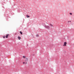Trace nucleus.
<instances>
[{
  "instance_id": "7ed1b4c3",
  "label": "nucleus",
  "mask_w": 74,
  "mask_h": 74,
  "mask_svg": "<svg viewBox=\"0 0 74 74\" xmlns=\"http://www.w3.org/2000/svg\"><path fill=\"white\" fill-rule=\"evenodd\" d=\"M66 44H67V42H64L63 46H66Z\"/></svg>"
},
{
  "instance_id": "ddd939ff",
  "label": "nucleus",
  "mask_w": 74,
  "mask_h": 74,
  "mask_svg": "<svg viewBox=\"0 0 74 74\" xmlns=\"http://www.w3.org/2000/svg\"><path fill=\"white\" fill-rule=\"evenodd\" d=\"M3 38H5V36H3Z\"/></svg>"
},
{
  "instance_id": "f257e3e1",
  "label": "nucleus",
  "mask_w": 74,
  "mask_h": 74,
  "mask_svg": "<svg viewBox=\"0 0 74 74\" xmlns=\"http://www.w3.org/2000/svg\"><path fill=\"white\" fill-rule=\"evenodd\" d=\"M25 61L26 62L25 63V64H27V63L26 62H28L29 61V60L28 59V58H25Z\"/></svg>"
},
{
  "instance_id": "9b49d317",
  "label": "nucleus",
  "mask_w": 74,
  "mask_h": 74,
  "mask_svg": "<svg viewBox=\"0 0 74 74\" xmlns=\"http://www.w3.org/2000/svg\"><path fill=\"white\" fill-rule=\"evenodd\" d=\"M70 15H72V13H70Z\"/></svg>"
},
{
  "instance_id": "20e7f679",
  "label": "nucleus",
  "mask_w": 74,
  "mask_h": 74,
  "mask_svg": "<svg viewBox=\"0 0 74 74\" xmlns=\"http://www.w3.org/2000/svg\"><path fill=\"white\" fill-rule=\"evenodd\" d=\"M9 36V34H7L6 36V38H8V37Z\"/></svg>"
},
{
  "instance_id": "39448f33",
  "label": "nucleus",
  "mask_w": 74,
  "mask_h": 74,
  "mask_svg": "<svg viewBox=\"0 0 74 74\" xmlns=\"http://www.w3.org/2000/svg\"><path fill=\"white\" fill-rule=\"evenodd\" d=\"M27 18H29V17H30V16H28V15H27Z\"/></svg>"
},
{
  "instance_id": "f8f14e48",
  "label": "nucleus",
  "mask_w": 74,
  "mask_h": 74,
  "mask_svg": "<svg viewBox=\"0 0 74 74\" xmlns=\"http://www.w3.org/2000/svg\"><path fill=\"white\" fill-rule=\"evenodd\" d=\"M25 62H23V64H25Z\"/></svg>"
},
{
  "instance_id": "423d86ee",
  "label": "nucleus",
  "mask_w": 74,
  "mask_h": 74,
  "mask_svg": "<svg viewBox=\"0 0 74 74\" xmlns=\"http://www.w3.org/2000/svg\"><path fill=\"white\" fill-rule=\"evenodd\" d=\"M19 40H21V38L20 37H19V36H18V37Z\"/></svg>"
},
{
  "instance_id": "6e6552de",
  "label": "nucleus",
  "mask_w": 74,
  "mask_h": 74,
  "mask_svg": "<svg viewBox=\"0 0 74 74\" xmlns=\"http://www.w3.org/2000/svg\"><path fill=\"white\" fill-rule=\"evenodd\" d=\"M50 26H53V25H52L51 24H50Z\"/></svg>"
},
{
  "instance_id": "0eeeda50",
  "label": "nucleus",
  "mask_w": 74,
  "mask_h": 74,
  "mask_svg": "<svg viewBox=\"0 0 74 74\" xmlns=\"http://www.w3.org/2000/svg\"><path fill=\"white\" fill-rule=\"evenodd\" d=\"M20 33L21 34H22V32L20 31Z\"/></svg>"
},
{
  "instance_id": "f03ea898",
  "label": "nucleus",
  "mask_w": 74,
  "mask_h": 74,
  "mask_svg": "<svg viewBox=\"0 0 74 74\" xmlns=\"http://www.w3.org/2000/svg\"><path fill=\"white\" fill-rule=\"evenodd\" d=\"M45 27H46V28H47V29H49V26H47L46 25H45Z\"/></svg>"
},
{
  "instance_id": "1a4fd4ad",
  "label": "nucleus",
  "mask_w": 74,
  "mask_h": 74,
  "mask_svg": "<svg viewBox=\"0 0 74 74\" xmlns=\"http://www.w3.org/2000/svg\"><path fill=\"white\" fill-rule=\"evenodd\" d=\"M23 58H25V59L26 58V57H25V56H23Z\"/></svg>"
},
{
  "instance_id": "2eb2a0df",
  "label": "nucleus",
  "mask_w": 74,
  "mask_h": 74,
  "mask_svg": "<svg viewBox=\"0 0 74 74\" xmlns=\"http://www.w3.org/2000/svg\"><path fill=\"white\" fill-rule=\"evenodd\" d=\"M70 22H71V21H70Z\"/></svg>"
},
{
  "instance_id": "4468645a",
  "label": "nucleus",
  "mask_w": 74,
  "mask_h": 74,
  "mask_svg": "<svg viewBox=\"0 0 74 74\" xmlns=\"http://www.w3.org/2000/svg\"><path fill=\"white\" fill-rule=\"evenodd\" d=\"M69 22H70V21H68V23H69Z\"/></svg>"
},
{
  "instance_id": "9d476101",
  "label": "nucleus",
  "mask_w": 74,
  "mask_h": 74,
  "mask_svg": "<svg viewBox=\"0 0 74 74\" xmlns=\"http://www.w3.org/2000/svg\"><path fill=\"white\" fill-rule=\"evenodd\" d=\"M39 36H38V35H37L36 36V37H39Z\"/></svg>"
}]
</instances>
